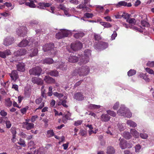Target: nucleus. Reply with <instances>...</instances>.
Listing matches in <instances>:
<instances>
[{"instance_id": "nucleus-1", "label": "nucleus", "mask_w": 154, "mask_h": 154, "mask_svg": "<svg viewBox=\"0 0 154 154\" xmlns=\"http://www.w3.org/2000/svg\"><path fill=\"white\" fill-rule=\"evenodd\" d=\"M91 55V51L89 49L86 50L83 55L79 57V64L82 65L86 64L89 61L90 57Z\"/></svg>"}, {"instance_id": "nucleus-2", "label": "nucleus", "mask_w": 154, "mask_h": 154, "mask_svg": "<svg viewBox=\"0 0 154 154\" xmlns=\"http://www.w3.org/2000/svg\"><path fill=\"white\" fill-rule=\"evenodd\" d=\"M90 71L88 66H85L79 68L78 69H75L72 73L73 76H76L78 74L80 76H84L87 75Z\"/></svg>"}, {"instance_id": "nucleus-3", "label": "nucleus", "mask_w": 154, "mask_h": 154, "mask_svg": "<svg viewBox=\"0 0 154 154\" xmlns=\"http://www.w3.org/2000/svg\"><path fill=\"white\" fill-rule=\"evenodd\" d=\"M119 116L130 118L132 116V114L130 111L127 109L124 105H121L120 109L117 111Z\"/></svg>"}, {"instance_id": "nucleus-4", "label": "nucleus", "mask_w": 154, "mask_h": 154, "mask_svg": "<svg viewBox=\"0 0 154 154\" xmlns=\"http://www.w3.org/2000/svg\"><path fill=\"white\" fill-rule=\"evenodd\" d=\"M43 49L44 51L45 52L50 51L51 54L55 55L56 51H55L56 49L54 48V45L52 43L47 44L43 46Z\"/></svg>"}, {"instance_id": "nucleus-5", "label": "nucleus", "mask_w": 154, "mask_h": 154, "mask_svg": "<svg viewBox=\"0 0 154 154\" xmlns=\"http://www.w3.org/2000/svg\"><path fill=\"white\" fill-rule=\"evenodd\" d=\"M27 29L26 27L22 26L17 28L16 30L17 34L19 36L24 37L27 33Z\"/></svg>"}, {"instance_id": "nucleus-6", "label": "nucleus", "mask_w": 154, "mask_h": 154, "mask_svg": "<svg viewBox=\"0 0 154 154\" xmlns=\"http://www.w3.org/2000/svg\"><path fill=\"white\" fill-rule=\"evenodd\" d=\"M54 66L57 69H60L62 70H65L66 69L67 66L64 63L61 61L55 62Z\"/></svg>"}, {"instance_id": "nucleus-7", "label": "nucleus", "mask_w": 154, "mask_h": 154, "mask_svg": "<svg viewBox=\"0 0 154 154\" xmlns=\"http://www.w3.org/2000/svg\"><path fill=\"white\" fill-rule=\"evenodd\" d=\"M42 71L41 68L38 66H37L29 70V73L30 75H39Z\"/></svg>"}, {"instance_id": "nucleus-8", "label": "nucleus", "mask_w": 154, "mask_h": 154, "mask_svg": "<svg viewBox=\"0 0 154 154\" xmlns=\"http://www.w3.org/2000/svg\"><path fill=\"white\" fill-rule=\"evenodd\" d=\"M32 40L30 39L29 40V41L26 40H23L18 45V46L20 47H25L28 44H29V45H31V43H33L36 45L35 44V42H32ZM36 42L38 44V43L37 42Z\"/></svg>"}, {"instance_id": "nucleus-9", "label": "nucleus", "mask_w": 154, "mask_h": 154, "mask_svg": "<svg viewBox=\"0 0 154 154\" xmlns=\"http://www.w3.org/2000/svg\"><path fill=\"white\" fill-rule=\"evenodd\" d=\"M82 47V43L79 42H76L72 43L71 45V48L74 51H76L80 49Z\"/></svg>"}, {"instance_id": "nucleus-10", "label": "nucleus", "mask_w": 154, "mask_h": 154, "mask_svg": "<svg viewBox=\"0 0 154 154\" xmlns=\"http://www.w3.org/2000/svg\"><path fill=\"white\" fill-rule=\"evenodd\" d=\"M108 46L107 43L104 42H100L95 45V47L98 49L103 50L107 48Z\"/></svg>"}, {"instance_id": "nucleus-11", "label": "nucleus", "mask_w": 154, "mask_h": 154, "mask_svg": "<svg viewBox=\"0 0 154 154\" xmlns=\"http://www.w3.org/2000/svg\"><path fill=\"white\" fill-rule=\"evenodd\" d=\"M9 75L11 80L14 82H15L19 78L18 72L15 70L12 71L11 73H9Z\"/></svg>"}, {"instance_id": "nucleus-12", "label": "nucleus", "mask_w": 154, "mask_h": 154, "mask_svg": "<svg viewBox=\"0 0 154 154\" xmlns=\"http://www.w3.org/2000/svg\"><path fill=\"white\" fill-rule=\"evenodd\" d=\"M115 6L116 8H119L122 7H131L132 5L131 3H128L125 1H122L119 2L118 3L116 4Z\"/></svg>"}, {"instance_id": "nucleus-13", "label": "nucleus", "mask_w": 154, "mask_h": 154, "mask_svg": "<svg viewBox=\"0 0 154 154\" xmlns=\"http://www.w3.org/2000/svg\"><path fill=\"white\" fill-rule=\"evenodd\" d=\"M42 98L41 97H39L37 98L35 100V103L36 104H40L39 106L36 109V110L38 109H42L44 106L45 102L44 101L42 102Z\"/></svg>"}, {"instance_id": "nucleus-14", "label": "nucleus", "mask_w": 154, "mask_h": 154, "mask_svg": "<svg viewBox=\"0 0 154 154\" xmlns=\"http://www.w3.org/2000/svg\"><path fill=\"white\" fill-rule=\"evenodd\" d=\"M14 40L12 37H7L4 40L3 44L6 46H9L13 42Z\"/></svg>"}, {"instance_id": "nucleus-15", "label": "nucleus", "mask_w": 154, "mask_h": 154, "mask_svg": "<svg viewBox=\"0 0 154 154\" xmlns=\"http://www.w3.org/2000/svg\"><path fill=\"white\" fill-rule=\"evenodd\" d=\"M22 126L23 128L27 130H29L34 128V124L32 123L25 122H23Z\"/></svg>"}, {"instance_id": "nucleus-16", "label": "nucleus", "mask_w": 154, "mask_h": 154, "mask_svg": "<svg viewBox=\"0 0 154 154\" xmlns=\"http://www.w3.org/2000/svg\"><path fill=\"white\" fill-rule=\"evenodd\" d=\"M29 2H26L25 5L30 8H35L37 5L38 2L36 0H29Z\"/></svg>"}, {"instance_id": "nucleus-17", "label": "nucleus", "mask_w": 154, "mask_h": 154, "mask_svg": "<svg viewBox=\"0 0 154 154\" xmlns=\"http://www.w3.org/2000/svg\"><path fill=\"white\" fill-rule=\"evenodd\" d=\"M11 54L10 50L9 49H7L3 51H0V57L3 58H6L7 56Z\"/></svg>"}, {"instance_id": "nucleus-18", "label": "nucleus", "mask_w": 154, "mask_h": 154, "mask_svg": "<svg viewBox=\"0 0 154 154\" xmlns=\"http://www.w3.org/2000/svg\"><path fill=\"white\" fill-rule=\"evenodd\" d=\"M32 81L34 84L38 85H42L43 84V81L41 79L36 77H33L32 79Z\"/></svg>"}, {"instance_id": "nucleus-19", "label": "nucleus", "mask_w": 154, "mask_h": 154, "mask_svg": "<svg viewBox=\"0 0 154 154\" xmlns=\"http://www.w3.org/2000/svg\"><path fill=\"white\" fill-rule=\"evenodd\" d=\"M44 80L48 84L54 83H55V82L54 79L48 76H45L44 79Z\"/></svg>"}, {"instance_id": "nucleus-20", "label": "nucleus", "mask_w": 154, "mask_h": 154, "mask_svg": "<svg viewBox=\"0 0 154 154\" xmlns=\"http://www.w3.org/2000/svg\"><path fill=\"white\" fill-rule=\"evenodd\" d=\"M38 7L41 9H44L46 7H49L51 5V4L49 3L40 2L38 4Z\"/></svg>"}, {"instance_id": "nucleus-21", "label": "nucleus", "mask_w": 154, "mask_h": 154, "mask_svg": "<svg viewBox=\"0 0 154 154\" xmlns=\"http://www.w3.org/2000/svg\"><path fill=\"white\" fill-rule=\"evenodd\" d=\"M120 141L119 146L122 149H124L127 147V141L123 138H120L119 139Z\"/></svg>"}, {"instance_id": "nucleus-22", "label": "nucleus", "mask_w": 154, "mask_h": 154, "mask_svg": "<svg viewBox=\"0 0 154 154\" xmlns=\"http://www.w3.org/2000/svg\"><path fill=\"white\" fill-rule=\"evenodd\" d=\"M26 53L25 49H20L14 52V54L16 56H22L25 55Z\"/></svg>"}, {"instance_id": "nucleus-23", "label": "nucleus", "mask_w": 154, "mask_h": 154, "mask_svg": "<svg viewBox=\"0 0 154 154\" xmlns=\"http://www.w3.org/2000/svg\"><path fill=\"white\" fill-rule=\"evenodd\" d=\"M17 70L19 71L23 72L25 70V65L24 63H20L17 65Z\"/></svg>"}, {"instance_id": "nucleus-24", "label": "nucleus", "mask_w": 154, "mask_h": 154, "mask_svg": "<svg viewBox=\"0 0 154 154\" xmlns=\"http://www.w3.org/2000/svg\"><path fill=\"white\" fill-rule=\"evenodd\" d=\"M79 57L78 58L75 56H71L69 57L68 58V61L69 62L73 63L79 61Z\"/></svg>"}, {"instance_id": "nucleus-25", "label": "nucleus", "mask_w": 154, "mask_h": 154, "mask_svg": "<svg viewBox=\"0 0 154 154\" xmlns=\"http://www.w3.org/2000/svg\"><path fill=\"white\" fill-rule=\"evenodd\" d=\"M64 116L63 118V122L64 123H65L67 122V120L70 119V117L71 114L68 111L64 114Z\"/></svg>"}, {"instance_id": "nucleus-26", "label": "nucleus", "mask_w": 154, "mask_h": 154, "mask_svg": "<svg viewBox=\"0 0 154 154\" xmlns=\"http://www.w3.org/2000/svg\"><path fill=\"white\" fill-rule=\"evenodd\" d=\"M74 98L77 100L81 101L84 99V97L81 93H77L75 94Z\"/></svg>"}, {"instance_id": "nucleus-27", "label": "nucleus", "mask_w": 154, "mask_h": 154, "mask_svg": "<svg viewBox=\"0 0 154 154\" xmlns=\"http://www.w3.org/2000/svg\"><path fill=\"white\" fill-rule=\"evenodd\" d=\"M38 53V50L36 48L31 49L29 51V56L31 57H34L37 55Z\"/></svg>"}, {"instance_id": "nucleus-28", "label": "nucleus", "mask_w": 154, "mask_h": 154, "mask_svg": "<svg viewBox=\"0 0 154 154\" xmlns=\"http://www.w3.org/2000/svg\"><path fill=\"white\" fill-rule=\"evenodd\" d=\"M130 133L135 138H138L139 137V132L135 129L131 128L130 129Z\"/></svg>"}, {"instance_id": "nucleus-29", "label": "nucleus", "mask_w": 154, "mask_h": 154, "mask_svg": "<svg viewBox=\"0 0 154 154\" xmlns=\"http://www.w3.org/2000/svg\"><path fill=\"white\" fill-rule=\"evenodd\" d=\"M42 62L43 64H51L54 63V61L52 58H46L42 60Z\"/></svg>"}, {"instance_id": "nucleus-30", "label": "nucleus", "mask_w": 154, "mask_h": 154, "mask_svg": "<svg viewBox=\"0 0 154 154\" xmlns=\"http://www.w3.org/2000/svg\"><path fill=\"white\" fill-rule=\"evenodd\" d=\"M126 21L128 23L130 26H132V27H134V26L136 23V20L134 18H129L127 19Z\"/></svg>"}, {"instance_id": "nucleus-31", "label": "nucleus", "mask_w": 154, "mask_h": 154, "mask_svg": "<svg viewBox=\"0 0 154 154\" xmlns=\"http://www.w3.org/2000/svg\"><path fill=\"white\" fill-rule=\"evenodd\" d=\"M73 31L77 32L75 33L74 35V37L76 38H78L80 37H82L84 36V33L82 31H75V30H74Z\"/></svg>"}, {"instance_id": "nucleus-32", "label": "nucleus", "mask_w": 154, "mask_h": 154, "mask_svg": "<svg viewBox=\"0 0 154 154\" xmlns=\"http://www.w3.org/2000/svg\"><path fill=\"white\" fill-rule=\"evenodd\" d=\"M110 117L107 114H103L101 116V120L103 122H107L110 119Z\"/></svg>"}, {"instance_id": "nucleus-33", "label": "nucleus", "mask_w": 154, "mask_h": 154, "mask_svg": "<svg viewBox=\"0 0 154 154\" xmlns=\"http://www.w3.org/2000/svg\"><path fill=\"white\" fill-rule=\"evenodd\" d=\"M48 74L52 76L57 77L59 75V73L56 70H51L48 72Z\"/></svg>"}, {"instance_id": "nucleus-34", "label": "nucleus", "mask_w": 154, "mask_h": 154, "mask_svg": "<svg viewBox=\"0 0 154 154\" xmlns=\"http://www.w3.org/2000/svg\"><path fill=\"white\" fill-rule=\"evenodd\" d=\"M5 105L8 107L11 106L12 105V101L10 100L9 98H7L5 99Z\"/></svg>"}, {"instance_id": "nucleus-35", "label": "nucleus", "mask_w": 154, "mask_h": 154, "mask_svg": "<svg viewBox=\"0 0 154 154\" xmlns=\"http://www.w3.org/2000/svg\"><path fill=\"white\" fill-rule=\"evenodd\" d=\"M115 151L114 148L111 146L108 147L106 149V153L107 154H114Z\"/></svg>"}, {"instance_id": "nucleus-36", "label": "nucleus", "mask_w": 154, "mask_h": 154, "mask_svg": "<svg viewBox=\"0 0 154 154\" xmlns=\"http://www.w3.org/2000/svg\"><path fill=\"white\" fill-rule=\"evenodd\" d=\"M61 30L64 37H67L71 33L70 31L66 29H62Z\"/></svg>"}, {"instance_id": "nucleus-37", "label": "nucleus", "mask_w": 154, "mask_h": 154, "mask_svg": "<svg viewBox=\"0 0 154 154\" xmlns=\"http://www.w3.org/2000/svg\"><path fill=\"white\" fill-rule=\"evenodd\" d=\"M126 123L129 126L133 128H135L137 126V124L135 122L131 120L127 121Z\"/></svg>"}, {"instance_id": "nucleus-38", "label": "nucleus", "mask_w": 154, "mask_h": 154, "mask_svg": "<svg viewBox=\"0 0 154 154\" xmlns=\"http://www.w3.org/2000/svg\"><path fill=\"white\" fill-rule=\"evenodd\" d=\"M100 23L102 26L106 28L110 27L112 26L108 22H101Z\"/></svg>"}, {"instance_id": "nucleus-39", "label": "nucleus", "mask_w": 154, "mask_h": 154, "mask_svg": "<svg viewBox=\"0 0 154 154\" xmlns=\"http://www.w3.org/2000/svg\"><path fill=\"white\" fill-rule=\"evenodd\" d=\"M123 136L124 137L127 139H129L132 137V136L130 133L128 132H124L123 134Z\"/></svg>"}, {"instance_id": "nucleus-40", "label": "nucleus", "mask_w": 154, "mask_h": 154, "mask_svg": "<svg viewBox=\"0 0 154 154\" xmlns=\"http://www.w3.org/2000/svg\"><path fill=\"white\" fill-rule=\"evenodd\" d=\"M54 134L53 130H50L47 131L46 135L48 137H50L54 136Z\"/></svg>"}, {"instance_id": "nucleus-41", "label": "nucleus", "mask_w": 154, "mask_h": 154, "mask_svg": "<svg viewBox=\"0 0 154 154\" xmlns=\"http://www.w3.org/2000/svg\"><path fill=\"white\" fill-rule=\"evenodd\" d=\"M100 107V105H96L93 104H90L89 108L91 109H98Z\"/></svg>"}, {"instance_id": "nucleus-42", "label": "nucleus", "mask_w": 154, "mask_h": 154, "mask_svg": "<svg viewBox=\"0 0 154 154\" xmlns=\"http://www.w3.org/2000/svg\"><path fill=\"white\" fill-rule=\"evenodd\" d=\"M4 123L6 124V126L7 128H9L11 126V124L10 121L8 120L7 117V119L5 120Z\"/></svg>"}, {"instance_id": "nucleus-43", "label": "nucleus", "mask_w": 154, "mask_h": 154, "mask_svg": "<svg viewBox=\"0 0 154 154\" xmlns=\"http://www.w3.org/2000/svg\"><path fill=\"white\" fill-rule=\"evenodd\" d=\"M125 124L121 123H119L118 124V127L119 130L121 131H123L124 130V128L125 126Z\"/></svg>"}, {"instance_id": "nucleus-44", "label": "nucleus", "mask_w": 154, "mask_h": 154, "mask_svg": "<svg viewBox=\"0 0 154 154\" xmlns=\"http://www.w3.org/2000/svg\"><path fill=\"white\" fill-rule=\"evenodd\" d=\"M136 73V71L134 69H131L128 72V75L129 76H132Z\"/></svg>"}, {"instance_id": "nucleus-45", "label": "nucleus", "mask_w": 154, "mask_h": 154, "mask_svg": "<svg viewBox=\"0 0 154 154\" xmlns=\"http://www.w3.org/2000/svg\"><path fill=\"white\" fill-rule=\"evenodd\" d=\"M56 38L58 39H60L62 38H64L63 35L61 32V31L60 32H58L56 34Z\"/></svg>"}, {"instance_id": "nucleus-46", "label": "nucleus", "mask_w": 154, "mask_h": 154, "mask_svg": "<svg viewBox=\"0 0 154 154\" xmlns=\"http://www.w3.org/2000/svg\"><path fill=\"white\" fill-rule=\"evenodd\" d=\"M18 143L19 144L23 147H25L26 146L24 141L21 138L20 139L19 141L18 142Z\"/></svg>"}, {"instance_id": "nucleus-47", "label": "nucleus", "mask_w": 154, "mask_h": 154, "mask_svg": "<svg viewBox=\"0 0 154 154\" xmlns=\"http://www.w3.org/2000/svg\"><path fill=\"white\" fill-rule=\"evenodd\" d=\"M106 112L108 114H109L113 117H115L116 115V112H114L113 111L108 110L106 111Z\"/></svg>"}, {"instance_id": "nucleus-48", "label": "nucleus", "mask_w": 154, "mask_h": 154, "mask_svg": "<svg viewBox=\"0 0 154 154\" xmlns=\"http://www.w3.org/2000/svg\"><path fill=\"white\" fill-rule=\"evenodd\" d=\"M53 94L54 96L57 97L59 98L62 97L63 96V95L62 94L59 93L57 92H54Z\"/></svg>"}, {"instance_id": "nucleus-49", "label": "nucleus", "mask_w": 154, "mask_h": 154, "mask_svg": "<svg viewBox=\"0 0 154 154\" xmlns=\"http://www.w3.org/2000/svg\"><path fill=\"white\" fill-rule=\"evenodd\" d=\"M123 26L124 27H126L127 28H132V29H137V28L135 27H132V26H130L129 24L128 25V24H126L125 23H123Z\"/></svg>"}, {"instance_id": "nucleus-50", "label": "nucleus", "mask_w": 154, "mask_h": 154, "mask_svg": "<svg viewBox=\"0 0 154 154\" xmlns=\"http://www.w3.org/2000/svg\"><path fill=\"white\" fill-rule=\"evenodd\" d=\"M145 70L149 74L154 75V71L152 69L149 68H146Z\"/></svg>"}, {"instance_id": "nucleus-51", "label": "nucleus", "mask_w": 154, "mask_h": 154, "mask_svg": "<svg viewBox=\"0 0 154 154\" xmlns=\"http://www.w3.org/2000/svg\"><path fill=\"white\" fill-rule=\"evenodd\" d=\"M146 65L151 67H154V61L151 62L149 61L147 63Z\"/></svg>"}, {"instance_id": "nucleus-52", "label": "nucleus", "mask_w": 154, "mask_h": 154, "mask_svg": "<svg viewBox=\"0 0 154 154\" xmlns=\"http://www.w3.org/2000/svg\"><path fill=\"white\" fill-rule=\"evenodd\" d=\"M52 88L51 86H50L49 88V91L48 92L47 94L49 96H51L52 95L53 93L52 91Z\"/></svg>"}, {"instance_id": "nucleus-53", "label": "nucleus", "mask_w": 154, "mask_h": 154, "mask_svg": "<svg viewBox=\"0 0 154 154\" xmlns=\"http://www.w3.org/2000/svg\"><path fill=\"white\" fill-rule=\"evenodd\" d=\"M140 135L142 138L143 139H146L148 137V135L145 133H140Z\"/></svg>"}, {"instance_id": "nucleus-54", "label": "nucleus", "mask_w": 154, "mask_h": 154, "mask_svg": "<svg viewBox=\"0 0 154 154\" xmlns=\"http://www.w3.org/2000/svg\"><path fill=\"white\" fill-rule=\"evenodd\" d=\"M0 114L2 116L5 117L7 115V113L4 110H2L0 112Z\"/></svg>"}, {"instance_id": "nucleus-55", "label": "nucleus", "mask_w": 154, "mask_h": 154, "mask_svg": "<svg viewBox=\"0 0 154 154\" xmlns=\"http://www.w3.org/2000/svg\"><path fill=\"white\" fill-rule=\"evenodd\" d=\"M93 16L92 13H86L84 14V16L88 18H92Z\"/></svg>"}, {"instance_id": "nucleus-56", "label": "nucleus", "mask_w": 154, "mask_h": 154, "mask_svg": "<svg viewBox=\"0 0 154 154\" xmlns=\"http://www.w3.org/2000/svg\"><path fill=\"white\" fill-rule=\"evenodd\" d=\"M94 38L96 40H99L101 39L100 35L98 34H94Z\"/></svg>"}, {"instance_id": "nucleus-57", "label": "nucleus", "mask_w": 154, "mask_h": 154, "mask_svg": "<svg viewBox=\"0 0 154 154\" xmlns=\"http://www.w3.org/2000/svg\"><path fill=\"white\" fill-rule=\"evenodd\" d=\"M45 90H42L41 92V96L45 99L46 98V96L45 93Z\"/></svg>"}, {"instance_id": "nucleus-58", "label": "nucleus", "mask_w": 154, "mask_h": 154, "mask_svg": "<svg viewBox=\"0 0 154 154\" xmlns=\"http://www.w3.org/2000/svg\"><path fill=\"white\" fill-rule=\"evenodd\" d=\"M141 148V146L140 145H137L135 146V152H139Z\"/></svg>"}, {"instance_id": "nucleus-59", "label": "nucleus", "mask_w": 154, "mask_h": 154, "mask_svg": "<svg viewBox=\"0 0 154 154\" xmlns=\"http://www.w3.org/2000/svg\"><path fill=\"white\" fill-rule=\"evenodd\" d=\"M82 121L81 120L75 121L74 122V125L75 126H79L82 123Z\"/></svg>"}, {"instance_id": "nucleus-60", "label": "nucleus", "mask_w": 154, "mask_h": 154, "mask_svg": "<svg viewBox=\"0 0 154 154\" xmlns=\"http://www.w3.org/2000/svg\"><path fill=\"white\" fill-rule=\"evenodd\" d=\"M117 35V34L116 31H114L113 33L112 34L111 37V40H113L115 39V38Z\"/></svg>"}, {"instance_id": "nucleus-61", "label": "nucleus", "mask_w": 154, "mask_h": 154, "mask_svg": "<svg viewBox=\"0 0 154 154\" xmlns=\"http://www.w3.org/2000/svg\"><path fill=\"white\" fill-rule=\"evenodd\" d=\"M86 5L85 4H82L81 5H79V6H78V7H77V8H79V9H85L86 6Z\"/></svg>"}, {"instance_id": "nucleus-62", "label": "nucleus", "mask_w": 154, "mask_h": 154, "mask_svg": "<svg viewBox=\"0 0 154 154\" xmlns=\"http://www.w3.org/2000/svg\"><path fill=\"white\" fill-rule=\"evenodd\" d=\"M38 118V116H32L31 120L32 122H34Z\"/></svg>"}, {"instance_id": "nucleus-63", "label": "nucleus", "mask_w": 154, "mask_h": 154, "mask_svg": "<svg viewBox=\"0 0 154 154\" xmlns=\"http://www.w3.org/2000/svg\"><path fill=\"white\" fill-rule=\"evenodd\" d=\"M119 106V102H116L115 103L113 107V109L115 110L117 109Z\"/></svg>"}, {"instance_id": "nucleus-64", "label": "nucleus", "mask_w": 154, "mask_h": 154, "mask_svg": "<svg viewBox=\"0 0 154 154\" xmlns=\"http://www.w3.org/2000/svg\"><path fill=\"white\" fill-rule=\"evenodd\" d=\"M30 23L32 26H34L38 24V22L36 20H32L30 22Z\"/></svg>"}]
</instances>
